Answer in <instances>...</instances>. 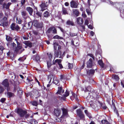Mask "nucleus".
Here are the masks:
<instances>
[{"mask_svg":"<svg viewBox=\"0 0 124 124\" xmlns=\"http://www.w3.org/2000/svg\"><path fill=\"white\" fill-rule=\"evenodd\" d=\"M85 92H90L92 93H95L96 91L95 90L89 86L85 87Z\"/></svg>","mask_w":124,"mask_h":124,"instance_id":"9d476101","label":"nucleus"},{"mask_svg":"<svg viewBox=\"0 0 124 124\" xmlns=\"http://www.w3.org/2000/svg\"><path fill=\"white\" fill-rule=\"evenodd\" d=\"M57 27L59 28L61 30V31L63 33H64V30L60 26H58Z\"/></svg>","mask_w":124,"mask_h":124,"instance_id":"e2e57ef3","label":"nucleus"},{"mask_svg":"<svg viewBox=\"0 0 124 124\" xmlns=\"http://www.w3.org/2000/svg\"><path fill=\"white\" fill-rule=\"evenodd\" d=\"M28 27L29 28H31V27L32 25H33V22H28Z\"/></svg>","mask_w":124,"mask_h":124,"instance_id":"4d7b16f0","label":"nucleus"},{"mask_svg":"<svg viewBox=\"0 0 124 124\" xmlns=\"http://www.w3.org/2000/svg\"><path fill=\"white\" fill-rule=\"evenodd\" d=\"M22 46L20 45L17 46L15 48V51L16 52H18L19 50L22 48Z\"/></svg>","mask_w":124,"mask_h":124,"instance_id":"4c0bfd02","label":"nucleus"},{"mask_svg":"<svg viewBox=\"0 0 124 124\" xmlns=\"http://www.w3.org/2000/svg\"><path fill=\"white\" fill-rule=\"evenodd\" d=\"M98 63L100 66L102 68V70H104L105 69V68L104 67V64L102 60H99L98 61Z\"/></svg>","mask_w":124,"mask_h":124,"instance_id":"dca6fc26","label":"nucleus"},{"mask_svg":"<svg viewBox=\"0 0 124 124\" xmlns=\"http://www.w3.org/2000/svg\"><path fill=\"white\" fill-rule=\"evenodd\" d=\"M86 11L88 15H91V13L90 11L88 9H86Z\"/></svg>","mask_w":124,"mask_h":124,"instance_id":"052dcab7","label":"nucleus"},{"mask_svg":"<svg viewBox=\"0 0 124 124\" xmlns=\"http://www.w3.org/2000/svg\"><path fill=\"white\" fill-rule=\"evenodd\" d=\"M33 95H37L39 93L38 91L36 90H34L33 91Z\"/></svg>","mask_w":124,"mask_h":124,"instance_id":"ea45409f","label":"nucleus"},{"mask_svg":"<svg viewBox=\"0 0 124 124\" xmlns=\"http://www.w3.org/2000/svg\"><path fill=\"white\" fill-rule=\"evenodd\" d=\"M77 23L79 24H81L83 23V20L82 18L80 17H78L77 18Z\"/></svg>","mask_w":124,"mask_h":124,"instance_id":"a878e982","label":"nucleus"},{"mask_svg":"<svg viewBox=\"0 0 124 124\" xmlns=\"http://www.w3.org/2000/svg\"><path fill=\"white\" fill-rule=\"evenodd\" d=\"M11 30H13L18 31L20 29L19 26L17 24L14 23H12L10 26Z\"/></svg>","mask_w":124,"mask_h":124,"instance_id":"6e6552de","label":"nucleus"},{"mask_svg":"<svg viewBox=\"0 0 124 124\" xmlns=\"http://www.w3.org/2000/svg\"><path fill=\"white\" fill-rule=\"evenodd\" d=\"M4 90V88L1 86H0V93H2Z\"/></svg>","mask_w":124,"mask_h":124,"instance_id":"6e6d98bb","label":"nucleus"},{"mask_svg":"<svg viewBox=\"0 0 124 124\" xmlns=\"http://www.w3.org/2000/svg\"><path fill=\"white\" fill-rule=\"evenodd\" d=\"M16 44L14 42L11 43V47L13 49H14L16 48Z\"/></svg>","mask_w":124,"mask_h":124,"instance_id":"3c124183","label":"nucleus"},{"mask_svg":"<svg viewBox=\"0 0 124 124\" xmlns=\"http://www.w3.org/2000/svg\"><path fill=\"white\" fill-rule=\"evenodd\" d=\"M50 14L47 11H46L44 13V16L46 17H48L50 16Z\"/></svg>","mask_w":124,"mask_h":124,"instance_id":"7c9ffc66","label":"nucleus"},{"mask_svg":"<svg viewBox=\"0 0 124 124\" xmlns=\"http://www.w3.org/2000/svg\"><path fill=\"white\" fill-rule=\"evenodd\" d=\"M14 93L10 92H7V96L8 98H10L14 97Z\"/></svg>","mask_w":124,"mask_h":124,"instance_id":"4be33fe9","label":"nucleus"},{"mask_svg":"<svg viewBox=\"0 0 124 124\" xmlns=\"http://www.w3.org/2000/svg\"><path fill=\"white\" fill-rule=\"evenodd\" d=\"M46 33L47 35H49V34L52 33L53 34H57L56 29L54 26L49 28L47 30Z\"/></svg>","mask_w":124,"mask_h":124,"instance_id":"20e7f679","label":"nucleus"},{"mask_svg":"<svg viewBox=\"0 0 124 124\" xmlns=\"http://www.w3.org/2000/svg\"><path fill=\"white\" fill-rule=\"evenodd\" d=\"M66 24L69 26H73L74 25V23L72 21L70 20H68L66 22Z\"/></svg>","mask_w":124,"mask_h":124,"instance_id":"bb28decb","label":"nucleus"},{"mask_svg":"<svg viewBox=\"0 0 124 124\" xmlns=\"http://www.w3.org/2000/svg\"><path fill=\"white\" fill-rule=\"evenodd\" d=\"M16 22L17 23L20 24H21L22 22V20L20 18L18 19L17 18H16Z\"/></svg>","mask_w":124,"mask_h":124,"instance_id":"49530a36","label":"nucleus"},{"mask_svg":"<svg viewBox=\"0 0 124 124\" xmlns=\"http://www.w3.org/2000/svg\"><path fill=\"white\" fill-rule=\"evenodd\" d=\"M69 95V92L67 90H66L65 92V94L63 96L64 97H66L68 96Z\"/></svg>","mask_w":124,"mask_h":124,"instance_id":"8fccbe9b","label":"nucleus"},{"mask_svg":"<svg viewBox=\"0 0 124 124\" xmlns=\"http://www.w3.org/2000/svg\"><path fill=\"white\" fill-rule=\"evenodd\" d=\"M26 10L31 16L32 15L33 11L32 8L30 7H28L26 8Z\"/></svg>","mask_w":124,"mask_h":124,"instance_id":"f3484780","label":"nucleus"},{"mask_svg":"<svg viewBox=\"0 0 124 124\" xmlns=\"http://www.w3.org/2000/svg\"><path fill=\"white\" fill-rule=\"evenodd\" d=\"M6 39L7 41L10 42H11L12 41L13 39L12 38L7 35H6Z\"/></svg>","mask_w":124,"mask_h":124,"instance_id":"cd10ccee","label":"nucleus"},{"mask_svg":"<svg viewBox=\"0 0 124 124\" xmlns=\"http://www.w3.org/2000/svg\"><path fill=\"white\" fill-rule=\"evenodd\" d=\"M36 15L38 17H41L42 13H41L38 11H37L36 13Z\"/></svg>","mask_w":124,"mask_h":124,"instance_id":"79ce46f5","label":"nucleus"},{"mask_svg":"<svg viewBox=\"0 0 124 124\" xmlns=\"http://www.w3.org/2000/svg\"><path fill=\"white\" fill-rule=\"evenodd\" d=\"M47 63L48 68H50L51 66L52 65L51 61H47Z\"/></svg>","mask_w":124,"mask_h":124,"instance_id":"603ef678","label":"nucleus"},{"mask_svg":"<svg viewBox=\"0 0 124 124\" xmlns=\"http://www.w3.org/2000/svg\"><path fill=\"white\" fill-rule=\"evenodd\" d=\"M40 58L39 56L38 55H36L35 56V59L37 62H40Z\"/></svg>","mask_w":124,"mask_h":124,"instance_id":"de8ad7c7","label":"nucleus"},{"mask_svg":"<svg viewBox=\"0 0 124 124\" xmlns=\"http://www.w3.org/2000/svg\"><path fill=\"white\" fill-rule=\"evenodd\" d=\"M85 60H84L83 62V64L80 68L81 69H82L84 68L85 66Z\"/></svg>","mask_w":124,"mask_h":124,"instance_id":"69168bd1","label":"nucleus"},{"mask_svg":"<svg viewBox=\"0 0 124 124\" xmlns=\"http://www.w3.org/2000/svg\"><path fill=\"white\" fill-rule=\"evenodd\" d=\"M1 26H2L3 27H7L8 25V19L6 16H4L1 20Z\"/></svg>","mask_w":124,"mask_h":124,"instance_id":"0eeeda50","label":"nucleus"},{"mask_svg":"<svg viewBox=\"0 0 124 124\" xmlns=\"http://www.w3.org/2000/svg\"><path fill=\"white\" fill-rule=\"evenodd\" d=\"M112 78L115 79L116 81H117L119 80V78L118 76L115 74L112 75Z\"/></svg>","mask_w":124,"mask_h":124,"instance_id":"72a5a7b5","label":"nucleus"},{"mask_svg":"<svg viewBox=\"0 0 124 124\" xmlns=\"http://www.w3.org/2000/svg\"><path fill=\"white\" fill-rule=\"evenodd\" d=\"M47 2H46V3L45 2L42 3L40 5V6L41 8V10L42 11H43L47 8L48 5L47 4Z\"/></svg>","mask_w":124,"mask_h":124,"instance_id":"9b49d317","label":"nucleus"},{"mask_svg":"<svg viewBox=\"0 0 124 124\" xmlns=\"http://www.w3.org/2000/svg\"><path fill=\"white\" fill-rule=\"evenodd\" d=\"M47 54L48 55L49 61H51L52 58L53 56L52 53H47Z\"/></svg>","mask_w":124,"mask_h":124,"instance_id":"58836bf2","label":"nucleus"},{"mask_svg":"<svg viewBox=\"0 0 124 124\" xmlns=\"http://www.w3.org/2000/svg\"><path fill=\"white\" fill-rule=\"evenodd\" d=\"M60 109L58 108L55 109L54 111V112L55 115L56 116H58L60 115Z\"/></svg>","mask_w":124,"mask_h":124,"instance_id":"5701e85b","label":"nucleus"},{"mask_svg":"<svg viewBox=\"0 0 124 124\" xmlns=\"http://www.w3.org/2000/svg\"><path fill=\"white\" fill-rule=\"evenodd\" d=\"M54 51L56 50H57V48L58 46V44L57 43L55 42L54 43Z\"/></svg>","mask_w":124,"mask_h":124,"instance_id":"c9c22d12","label":"nucleus"},{"mask_svg":"<svg viewBox=\"0 0 124 124\" xmlns=\"http://www.w3.org/2000/svg\"><path fill=\"white\" fill-rule=\"evenodd\" d=\"M112 108H113L114 109V111L116 113V114L118 116L119 115L117 110L116 109V108L115 105V104L113 103H112V106H111Z\"/></svg>","mask_w":124,"mask_h":124,"instance_id":"412c9836","label":"nucleus"},{"mask_svg":"<svg viewBox=\"0 0 124 124\" xmlns=\"http://www.w3.org/2000/svg\"><path fill=\"white\" fill-rule=\"evenodd\" d=\"M52 79H53V80L54 79V76L53 75H48V80H49L48 82L49 84L51 82V80Z\"/></svg>","mask_w":124,"mask_h":124,"instance_id":"393cba45","label":"nucleus"},{"mask_svg":"<svg viewBox=\"0 0 124 124\" xmlns=\"http://www.w3.org/2000/svg\"><path fill=\"white\" fill-rule=\"evenodd\" d=\"M16 112L20 117H23L27 113L26 110L20 108H18L17 109Z\"/></svg>","mask_w":124,"mask_h":124,"instance_id":"f257e3e1","label":"nucleus"},{"mask_svg":"<svg viewBox=\"0 0 124 124\" xmlns=\"http://www.w3.org/2000/svg\"><path fill=\"white\" fill-rule=\"evenodd\" d=\"M101 123L102 124H111L109 122L105 119L102 120Z\"/></svg>","mask_w":124,"mask_h":124,"instance_id":"f704fd0d","label":"nucleus"},{"mask_svg":"<svg viewBox=\"0 0 124 124\" xmlns=\"http://www.w3.org/2000/svg\"><path fill=\"white\" fill-rule=\"evenodd\" d=\"M18 93L19 95H22L23 93V91L21 88H19V89L17 90Z\"/></svg>","mask_w":124,"mask_h":124,"instance_id":"a18cd8bd","label":"nucleus"},{"mask_svg":"<svg viewBox=\"0 0 124 124\" xmlns=\"http://www.w3.org/2000/svg\"><path fill=\"white\" fill-rule=\"evenodd\" d=\"M4 49H5L2 46H0V50L1 51V52L2 53H3V50Z\"/></svg>","mask_w":124,"mask_h":124,"instance_id":"0e129e2a","label":"nucleus"},{"mask_svg":"<svg viewBox=\"0 0 124 124\" xmlns=\"http://www.w3.org/2000/svg\"><path fill=\"white\" fill-rule=\"evenodd\" d=\"M26 59V58L24 57H20L19 58L18 60V61H20L21 62H23V61L25 59Z\"/></svg>","mask_w":124,"mask_h":124,"instance_id":"5fc2aeb1","label":"nucleus"},{"mask_svg":"<svg viewBox=\"0 0 124 124\" xmlns=\"http://www.w3.org/2000/svg\"><path fill=\"white\" fill-rule=\"evenodd\" d=\"M62 14L64 15L68 14V13L67 11V9L63 7L62 8Z\"/></svg>","mask_w":124,"mask_h":124,"instance_id":"473e14b6","label":"nucleus"},{"mask_svg":"<svg viewBox=\"0 0 124 124\" xmlns=\"http://www.w3.org/2000/svg\"><path fill=\"white\" fill-rule=\"evenodd\" d=\"M62 60L60 59H56L55 60V61L53 62V64L55 65L56 63H57L58 64L60 63H61Z\"/></svg>","mask_w":124,"mask_h":124,"instance_id":"2f4dec72","label":"nucleus"},{"mask_svg":"<svg viewBox=\"0 0 124 124\" xmlns=\"http://www.w3.org/2000/svg\"><path fill=\"white\" fill-rule=\"evenodd\" d=\"M73 64H72L69 63V69H71L73 68Z\"/></svg>","mask_w":124,"mask_h":124,"instance_id":"338daca9","label":"nucleus"},{"mask_svg":"<svg viewBox=\"0 0 124 124\" xmlns=\"http://www.w3.org/2000/svg\"><path fill=\"white\" fill-rule=\"evenodd\" d=\"M67 77L64 75H61L60 76V79L61 80L65 79Z\"/></svg>","mask_w":124,"mask_h":124,"instance_id":"864d4df0","label":"nucleus"},{"mask_svg":"<svg viewBox=\"0 0 124 124\" xmlns=\"http://www.w3.org/2000/svg\"><path fill=\"white\" fill-rule=\"evenodd\" d=\"M62 114L64 116H66L68 114L67 110L65 108H63L62 109Z\"/></svg>","mask_w":124,"mask_h":124,"instance_id":"c756f323","label":"nucleus"},{"mask_svg":"<svg viewBox=\"0 0 124 124\" xmlns=\"http://www.w3.org/2000/svg\"><path fill=\"white\" fill-rule=\"evenodd\" d=\"M54 51V56L55 57L63 58L65 55V52H64L62 54L61 50H56Z\"/></svg>","mask_w":124,"mask_h":124,"instance_id":"7ed1b4c3","label":"nucleus"},{"mask_svg":"<svg viewBox=\"0 0 124 124\" xmlns=\"http://www.w3.org/2000/svg\"><path fill=\"white\" fill-rule=\"evenodd\" d=\"M72 95L75 98V100L77 101H78L79 100L78 99L77 95L73 93H72Z\"/></svg>","mask_w":124,"mask_h":124,"instance_id":"09e8293b","label":"nucleus"},{"mask_svg":"<svg viewBox=\"0 0 124 124\" xmlns=\"http://www.w3.org/2000/svg\"><path fill=\"white\" fill-rule=\"evenodd\" d=\"M70 4L71 8H77L78 7V4L74 0H72L70 2Z\"/></svg>","mask_w":124,"mask_h":124,"instance_id":"2eb2a0df","label":"nucleus"},{"mask_svg":"<svg viewBox=\"0 0 124 124\" xmlns=\"http://www.w3.org/2000/svg\"><path fill=\"white\" fill-rule=\"evenodd\" d=\"M12 4V3L11 2H8L7 3H4L2 5V8L3 9H5L7 10L9 9V7Z\"/></svg>","mask_w":124,"mask_h":124,"instance_id":"1a4fd4ad","label":"nucleus"},{"mask_svg":"<svg viewBox=\"0 0 124 124\" xmlns=\"http://www.w3.org/2000/svg\"><path fill=\"white\" fill-rule=\"evenodd\" d=\"M58 91L56 93V94H60L61 93H63L64 92V90H62V86L58 87Z\"/></svg>","mask_w":124,"mask_h":124,"instance_id":"aec40b11","label":"nucleus"},{"mask_svg":"<svg viewBox=\"0 0 124 124\" xmlns=\"http://www.w3.org/2000/svg\"><path fill=\"white\" fill-rule=\"evenodd\" d=\"M98 97L99 99L98 100V101L100 107L104 109H106L107 108V107L105 104L103 102V99L100 96H98Z\"/></svg>","mask_w":124,"mask_h":124,"instance_id":"f03ea898","label":"nucleus"},{"mask_svg":"<svg viewBox=\"0 0 124 124\" xmlns=\"http://www.w3.org/2000/svg\"><path fill=\"white\" fill-rule=\"evenodd\" d=\"M89 23V22L88 20L86 19L85 22V24L86 25H88Z\"/></svg>","mask_w":124,"mask_h":124,"instance_id":"774afa93","label":"nucleus"},{"mask_svg":"<svg viewBox=\"0 0 124 124\" xmlns=\"http://www.w3.org/2000/svg\"><path fill=\"white\" fill-rule=\"evenodd\" d=\"M70 35L71 36L73 37L75 36H77V33H74L72 32H70Z\"/></svg>","mask_w":124,"mask_h":124,"instance_id":"13d9d810","label":"nucleus"},{"mask_svg":"<svg viewBox=\"0 0 124 124\" xmlns=\"http://www.w3.org/2000/svg\"><path fill=\"white\" fill-rule=\"evenodd\" d=\"M2 84L5 87L9 86V84L8 79H6L4 80L2 82Z\"/></svg>","mask_w":124,"mask_h":124,"instance_id":"4468645a","label":"nucleus"},{"mask_svg":"<svg viewBox=\"0 0 124 124\" xmlns=\"http://www.w3.org/2000/svg\"><path fill=\"white\" fill-rule=\"evenodd\" d=\"M119 9L121 13V11L123 10H124V2L122 3Z\"/></svg>","mask_w":124,"mask_h":124,"instance_id":"e433bc0d","label":"nucleus"},{"mask_svg":"<svg viewBox=\"0 0 124 124\" xmlns=\"http://www.w3.org/2000/svg\"><path fill=\"white\" fill-rule=\"evenodd\" d=\"M6 100V99L5 98H2L1 99L0 101L2 103H3Z\"/></svg>","mask_w":124,"mask_h":124,"instance_id":"680f3d73","label":"nucleus"},{"mask_svg":"<svg viewBox=\"0 0 124 124\" xmlns=\"http://www.w3.org/2000/svg\"><path fill=\"white\" fill-rule=\"evenodd\" d=\"M54 39H62L63 38L62 37L59 36L58 35H56L53 37Z\"/></svg>","mask_w":124,"mask_h":124,"instance_id":"a19ab883","label":"nucleus"},{"mask_svg":"<svg viewBox=\"0 0 124 124\" xmlns=\"http://www.w3.org/2000/svg\"><path fill=\"white\" fill-rule=\"evenodd\" d=\"M27 80L28 81V83L29 84H29L30 86H31V85H32L33 83L31 82L33 81V79H31V80H30L28 78H27Z\"/></svg>","mask_w":124,"mask_h":124,"instance_id":"37998d69","label":"nucleus"},{"mask_svg":"<svg viewBox=\"0 0 124 124\" xmlns=\"http://www.w3.org/2000/svg\"><path fill=\"white\" fill-rule=\"evenodd\" d=\"M84 112L86 115L88 116L89 118H92V115L91 113L89 112L87 110H85Z\"/></svg>","mask_w":124,"mask_h":124,"instance_id":"c85d7f7f","label":"nucleus"},{"mask_svg":"<svg viewBox=\"0 0 124 124\" xmlns=\"http://www.w3.org/2000/svg\"><path fill=\"white\" fill-rule=\"evenodd\" d=\"M33 25L37 28H41L43 27V23L42 22H39L36 20H34L33 22Z\"/></svg>","mask_w":124,"mask_h":124,"instance_id":"423d86ee","label":"nucleus"},{"mask_svg":"<svg viewBox=\"0 0 124 124\" xmlns=\"http://www.w3.org/2000/svg\"><path fill=\"white\" fill-rule=\"evenodd\" d=\"M27 46H29L30 47H31L32 46V43L30 42L29 41H25L23 43Z\"/></svg>","mask_w":124,"mask_h":124,"instance_id":"b1692460","label":"nucleus"},{"mask_svg":"<svg viewBox=\"0 0 124 124\" xmlns=\"http://www.w3.org/2000/svg\"><path fill=\"white\" fill-rule=\"evenodd\" d=\"M59 81L56 79H55L54 80V83L57 86H58L59 85Z\"/></svg>","mask_w":124,"mask_h":124,"instance_id":"c03bdc74","label":"nucleus"},{"mask_svg":"<svg viewBox=\"0 0 124 124\" xmlns=\"http://www.w3.org/2000/svg\"><path fill=\"white\" fill-rule=\"evenodd\" d=\"M95 72V70L93 69H90L87 71V74L89 76H92L93 75Z\"/></svg>","mask_w":124,"mask_h":124,"instance_id":"a211bd4d","label":"nucleus"},{"mask_svg":"<svg viewBox=\"0 0 124 124\" xmlns=\"http://www.w3.org/2000/svg\"><path fill=\"white\" fill-rule=\"evenodd\" d=\"M21 15L22 17L25 20L28 17V14L25 11H22Z\"/></svg>","mask_w":124,"mask_h":124,"instance_id":"ddd939ff","label":"nucleus"},{"mask_svg":"<svg viewBox=\"0 0 124 124\" xmlns=\"http://www.w3.org/2000/svg\"><path fill=\"white\" fill-rule=\"evenodd\" d=\"M87 56H89L91 57H92L94 60V57L92 54H87Z\"/></svg>","mask_w":124,"mask_h":124,"instance_id":"bf43d9fd","label":"nucleus"},{"mask_svg":"<svg viewBox=\"0 0 124 124\" xmlns=\"http://www.w3.org/2000/svg\"><path fill=\"white\" fill-rule=\"evenodd\" d=\"M76 112L77 116L80 119L83 120H85V115L80 109H77Z\"/></svg>","mask_w":124,"mask_h":124,"instance_id":"39448f33","label":"nucleus"},{"mask_svg":"<svg viewBox=\"0 0 124 124\" xmlns=\"http://www.w3.org/2000/svg\"><path fill=\"white\" fill-rule=\"evenodd\" d=\"M72 11L74 16L77 17L79 16V12L78 9H73Z\"/></svg>","mask_w":124,"mask_h":124,"instance_id":"6ab92c4d","label":"nucleus"},{"mask_svg":"<svg viewBox=\"0 0 124 124\" xmlns=\"http://www.w3.org/2000/svg\"><path fill=\"white\" fill-rule=\"evenodd\" d=\"M87 67L88 68H92L93 66V61L92 59L90 58L87 62Z\"/></svg>","mask_w":124,"mask_h":124,"instance_id":"f8f14e48","label":"nucleus"}]
</instances>
